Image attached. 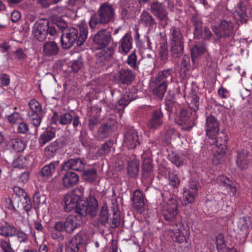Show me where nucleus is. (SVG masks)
I'll return each mask as SVG.
<instances>
[{
	"label": "nucleus",
	"mask_w": 252,
	"mask_h": 252,
	"mask_svg": "<svg viewBox=\"0 0 252 252\" xmlns=\"http://www.w3.org/2000/svg\"><path fill=\"white\" fill-rule=\"evenodd\" d=\"M134 77L132 71L129 69H122L118 73V78L120 82L123 84H131Z\"/></svg>",
	"instance_id": "24"
},
{
	"label": "nucleus",
	"mask_w": 252,
	"mask_h": 252,
	"mask_svg": "<svg viewBox=\"0 0 252 252\" xmlns=\"http://www.w3.org/2000/svg\"><path fill=\"white\" fill-rule=\"evenodd\" d=\"M232 16H224L220 21L218 26L213 28L214 32L219 37H226L233 33V24Z\"/></svg>",
	"instance_id": "6"
},
{
	"label": "nucleus",
	"mask_w": 252,
	"mask_h": 252,
	"mask_svg": "<svg viewBox=\"0 0 252 252\" xmlns=\"http://www.w3.org/2000/svg\"><path fill=\"white\" fill-rule=\"evenodd\" d=\"M83 65V62L81 58H78L77 60L72 62L71 68L74 72H77Z\"/></svg>",
	"instance_id": "52"
},
{
	"label": "nucleus",
	"mask_w": 252,
	"mask_h": 252,
	"mask_svg": "<svg viewBox=\"0 0 252 252\" xmlns=\"http://www.w3.org/2000/svg\"><path fill=\"white\" fill-rule=\"evenodd\" d=\"M216 245L219 252H235V250L230 249L226 247L224 238L222 234L218 235L216 239Z\"/></svg>",
	"instance_id": "30"
},
{
	"label": "nucleus",
	"mask_w": 252,
	"mask_h": 252,
	"mask_svg": "<svg viewBox=\"0 0 252 252\" xmlns=\"http://www.w3.org/2000/svg\"><path fill=\"white\" fill-rule=\"evenodd\" d=\"M0 248L2 252H14L9 240L0 239Z\"/></svg>",
	"instance_id": "43"
},
{
	"label": "nucleus",
	"mask_w": 252,
	"mask_h": 252,
	"mask_svg": "<svg viewBox=\"0 0 252 252\" xmlns=\"http://www.w3.org/2000/svg\"><path fill=\"white\" fill-rule=\"evenodd\" d=\"M205 51L203 45L196 44L191 49V56L193 61L195 59L201 56Z\"/></svg>",
	"instance_id": "37"
},
{
	"label": "nucleus",
	"mask_w": 252,
	"mask_h": 252,
	"mask_svg": "<svg viewBox=\"0 0 252 252\" xmlns=\"http://www.w3.org/2000/svg\"><path fill=\"white\" fill-rule=\"evenodd\" d=\"M140 144V138L134 129H128L124 134V146L128 149H134Z\"/></svg>",
	"instance_id": "11"
},
{
	"label": "nucleus",
	"mask_w": 252,
	"mask_h": 252,
	"mask_svg": "<svg viewBox=\"0 0 252 252\" xmlns=\"http://www.w3.org/2000/svg\"><path fill=\"white\" fill-rule=\"evenodd\" d=\"M111 40V32L106 30H101L94 36L93 42L95 48L102 49L109 45Z\"/></svg>",
	"instance_id": "9"
},
{
	"label": "nucleus",
	"mask_w": 252,
	"mask_h": 252,
	"mask_svg": "<svg viewBox=\"0 0 252 252\" xmlns=\"http://www.w3.org/2000/svg\"><path fill=\"white\" fill-rule=\"evenodd\" d=\"M218 94L220 97L226 98L228 96L229 92L223 87L221 86L218 90Z\"/></svg>",
	"instance_id": "64"
},
{
	"label": "nucleus",
	"mask_w": 252,
	"mask_h": 252,
	"mask_svg": "<svg viewBox=\"0 0 252 252\" xmlns=\"http://www.w3.org/2000/svg\"><path fill=\"white\" fill-rule=\"evenodd\" d=\"M120 222V217L119 215L114 213V216L112 220L111 226L113 228H115L118 226Z\"/></svg>",
	"instance_id": "60"
},
{
	"label": "nucleus",
	"mask_w": 252,
	"mask_h": 252,
	"mask_svg": "<svg viewBox=\"0 0 252 252\" xmlns=\"http://www.w3.org/2000/svg\"><path fill=\"white\" fill-rule=\"evenodd\" d=\"M175 237V241L178 243H182L184 242H187V239L189 236V232L186 231L184 233L180 229H178L173 231Z\"/></svg>",
	"instance_id": "33"
},
{
	"label": "nucleus",
	"mask_w": 252,
	"mask_h": 252,
	"mask_svg": "<svg viewBox=\"0 0 252 252\" xmlns=\"http://www.w3.org/2000/svg\"><path fill=\"white\" fill-rule=\"evenodd\" d=\"M199 36H194L197 39L203 38L204 39H209L212 36V32L208 28H205L204 30H201L199 32Z\"/></svg>",
	"instance_id": "51"
},
{
	"label": "nucleus",
	"mask_w": 252,
	"mask_h": 252,
	"mask_svg": "<svg viewBox=\"0 0 252 252\" xmlns=\"http://www.w3.org/2000/svg\"><path fill=\"white\" fill-rule=\"evenodd\" d=\"M217 182L220 186L226 187L229 184H231L232 181L224 175L219 176L217 178Z\"/></svg>",
	"instance_id": "54"
},
{
	"label": "nucleus",
	"mask_w": 252,
	"mask_h": 252,
	"mask_svg": "<svg viewBox=\"0 0 252 252\" xmlns=\"http://www.w3.org/2000/svg\"><path fill=\"white\" fill-rule=\"evenodd\" d=\"M109 220L108 211L106 206H103L101 208L99 215V221L103 224H105L108 222Z\"/></svg>",
	"instance_id": "47"
},
{
	"label": "nucleus",
	"mask_w": 252,
	"mask_h": 252,
	"mask_svg": "<svg viewBox=\"0 0 252 252\" xmlns=\"http://www.w3.org/2000/svg\"><path fill=\"white\" fill-rule=\"evenodd\" d=\"M191 113L182 110L176 121L179 125L182 126L181 129L189 131L194 126V121L190 119Z\"/></svg>",
	"instance_id": "12"
},
{
	"label": "nucleus",
	"mask_w": 252,
	"mask_h": 252,
	"mask_svg": "<svg viewBox=\"0 0 252 252\" xmlns=\"http://www.w3.org/2000/svg\"><path fill=\"white\" fill-rule=\"evenodd\" d=\"M162 214L166 221L173 222L176 220L178 214V204L176 199L171 197L162 206Z\"/></svg>",
	"instance_id": "7"
},
{
	"label": "nucleus",
	"mask_w": 252,
	"mask_h": 252,
	"mask_svg": "<svg viewBox=\"0 0 252 252\" xmlns=\"http://www.w3.org/2000/svg\"><path fill=\"white\" fill-rule=\"evenodd\" d=\"M73 119V116L68 112L62 113L60 115V124L62 125H67L71 123Z\"/></svg>",
	"instance_id": "46"
},
{
	"label": "nucleus",
	"mask_w": 252,
	"mask_h": 252,
	"mask_svg": "<svg viewBox=\"0 0 252 252\" xmlns=\"http://www.w3.org/2000/svg\"><path fill=\"white\" fill-rule=\"evenodd\" d=\"M75 215H70L66 219L64 222V228L67 233H71L74 230L79 227L82 223V220L81 217Z\"/></svg>",
	"instance_id": "15"
},
{
	"label": "nucleus",
	"mask_w": 252,
	"mask_h": 252,
	"mask_svg": "<svg viewBox=\"0 0 252 252\" xmlns=\"http://www.w3.org/2000/svg\"><path fill=\"white\" fill-rule=\"evenodd\" d=\"M62 26H60L59 25H50L49 22H48V29L47 30V34H49L51 35H54L57 32V29H61L63 30V29L61 28Z\"/></svg>",
	"instance_id": "56"
},
{
	"label": "nucleus",
	"mask_w": 252,
	"mask_h": 252,
	"mask_svg": "<svg viewBox=\"0 0 252 252\" xmlns=\"http://www.w3.org/2000/svg\"><path fill=\"white\" fill-rule=\"evenodd\" d=\"M7 145L16 152L23 151L26 146L25 142L18 137L10 139L7 143Z\"/></svg>",
	"instance_id": "26"
},
{
	"label": "nucleus",
	"mask_w": 252,
	"mask_h": 252,
	"mask_svg": "<svg viewBox=\"0 0 252 252\" xmlns=\"http://www.w3.org/2000/svg\"><path fill=\"white\" fill-rule=\"evenodd\" d=\"M114 54L113 48H107L106 50H103L99 55L98 61L100 62V65L107 64L109 60L111 59Z\"/></svg>",
	"instance_id": "29"
},
{
	"label": "nucleus",
	"mask_w": 252,
	"mask_h": 252,
	"mask_svg": "<svg viewBox=\"0 0 252 252\" xmlns=\"http://www.w3.org/2000/svg\"><path fill=\"white\" fill-rule=\"evenodd\" d=\"M198 187V184L196 181H192L189 182V189L188 190L191 191V192L197 194V189Z\"/></svg>",
	"instance_id": "62"
},
{
	"label": "nucleus",
	"mask_w": 252,
	"mask_h": 252,
	"mask_svg": "<svg viewBox=\"0 0 252 252\" xmlns=\"http://www.w3.org/2000/svg\"><path fill=\"white\" fill-rule=\"evenodd\" d=\"M59 51V47L55 42L46 41L43 47V53L45 56L50 57L57 55Z\"/></svg>",
	"instance_id": "25"
},
{
	"label": "nucleus",
	"mask_w": 252,
	"mask_h": 252,
	"mask_svg": "<svg viewBox=\"0 0 252 252\" xmlns=\"http://www.w3.org/2000/svg\"><path fill=\"white\" fill-rule=\"evenodd\" d=\"M163 114L161 110H155L152 115V118L148 124L150 129H157L161 126L162 124Z\"/></svg>",
	"instance_id": "21"
},
{
	"label": "nucleus",
	"mask_w": 252,
	"mask_h": 252,
	"mask_svg": "<svg viewBox=\"0 0 252 252\" xmlns=\"http://www.w3.org/2000/svg\"><path fill=\"white\" fill-rule=\"evenodd\" d=\"M29 162L28 158L20 156L13 161L12 165L14 168H24L28 165Z\"/></svg>",
	"instance_id": "36"
},
{
	"label": "nucleus",
	"mask_w": 252,
	"mask_h": 252,
	"mask_svg": "<svg viewBox=\"0 0 252 252\" xmlns=\"http://www.w3.org/2000/svg\"><path fill=\"white\" fill-rule=\"evenodd\" d=\"M205 131L207 136L209 139L215 140L214 145L217 147L220 146V153L224 154L225 150V144L228 140V137L225 133L222 132V136L216 140L219 131V124L217 119L213 116H208L206 118Z\"/></svg>",
	"instance_id": "3"
},
{
	"label": "nucleus",
	"mask_w": 252,
	"mask_h": 252,
	"mask_svg": "<svg viewBox=\"0 0 252 252\" xmlns=\"http://www.w3.org/2000/svg\"><path fill=\"white\" fill-rule=\"evenodd\" d=\"M169 160L176 166L179 167L184 163V157L182 155H178L172 153L169 155Z\"/></svg>",
	"instance_id": "41"
},
{
	"label": "nucleus",
	"mask_w": 252,
	"mask_h": 252,
	"mask_svg": "<svg viewBox=\"0 0 252 252\" xmlns=\"http://www.w3.org/2000/svg\"><path fill=\"white\" fill-rule=\"evenodd\" d=\"M196 194L188 190H185L183 192V196L182 199L183 204L187 205L188 204L192 203L194 202L195 197Z\"/></svg>",
	"instance_id": "40"
},
{
	"label": "nucleus",
	"mask_w": 252,
	"mask_h": 252,
	"mask_svg": "<svg viewBox=\"0 0 252 252\" xmlns=\"http://www.w3.org/2000/svg\"><path fill=\"white\" fill-rule=\"evenodd\" d=\"M143 171L144 173L147 172L148 174L151 173L153 169L152 161L150 159H144L142 166Z\"/></svg>",
	"instance_id": "53"
},
{
	"label": "nucleus",
	"mask_w": 252,
	"mask_h": 252,
	"mask_svg": "<svg viewBox=\"0 0 252 252\" xmlns=\"http://www.w3.org/2000/svg\"><path fill=\"white\" fill-rule=\"evenodd\" d=\"M167 87L166 82L162 81L153 90V94L159 98L162 99L166 91Z\"/></svg>",
	"instance_id": "34"
},
{
	"label": "nucleus",
	"mask_w": 252,
	"mask_h": 252,
	"mask_svg": "<svg viewBox=\"0 0 252 252\" xmlns=\"http://www.w3.org/2000/svg\"><path fill=\"white\" fill-rule=\"evenodd\" d=\"M29 127L27 124L24 122L19 123L17 127V131L19 133L25 134L29 131Z\"/></svg>",
	"instance_id": "58"
},
{
	"label": "nucleus",
	"mask_w": 252,
	"mask_h": 252,
	"mask_svg": "<svg viewBox=\"0 0 252 252\" xmlns=\"http://www.w3.org/2000/svg\"><path fill=\"white\" fill-rule=\"evenodd\" d=\"M59 163L58 161H56L44 166L41 170V173L43 176L47 178L52 176L55 172L56 168L58 166Z\"/></svg>",
	"instance_id": "31"
},
{
	"label": "nucleus",
	"mask_w": 252,
	"mask_h": 252,
	"mask_svg": "<svg viewBox=\"0 0 252 252\" xmlns=\"http://www.w3.org/2000/svg\"><path fill=\"white\" fill-rule=\"evenodd\" d=\"M85 166V163L80 158H70L64 162L63 169L67 170L71 169L76 171H82Z\"/></svg>",
	"instance_id": "16"
},
{
	"label": "nucleus",
	"mask_w": 252,
	"mask_h": 252,
	"mask_svg": "<svg viewBox=\"0 0 252 252\" xmlns=\"http://www.w3.org/2000/svg\"><path fill=\"white\" fill-rule=\"evenodd\" d=\"M83 239L81 235L73 237L67 245L66 252H85Z\"/></svg>",
	"instance_id": "14"
},
{
	"label": "nucleus",
	"mask_w": 252,
	"mask_h": 252,
	"mask_svg": "<svg viewBox=\"0 0 252 252\" xmlns=\"http://www.w3.org/2000/svg\"><path fill=\"white\" fill-rule=\"evenodd\" d=\"M0 83L2 86H7L10 83V78L6 74L0 75Z\"/></svg>",
	"instance_id": "61"
},
{
	"label": "nucleus",
	"mask_w": 252,
	"mask_h": 252,
	"mask_svg": "<svg viewBox=\"0 0 252 252\" xmlns=\"http://www.w3.org/2000/svg\"><path fill=\"white\" fill-rule=\"evenodd\" d=\"M63 34L61 36V43L64 49L70 48L76 43L77 46H81L86 41L88 36V29L85 24L80 26V32L74 28H66V24L62 26Z\"/></svg>",
	"instance_id": "2"
},
{
	"label": "nucleus",
	"mask_w": 252,
	"mask_h": 252,
	"mask_svg": "<svg viewBox=\"0 0 252 252\" xmlns=\"http://www.w3.org/2000/svg\"><path fill=\"white\" fill-rule=\"evenodd\" d=\"M174 95L169 93L165 99V109L169 112H173L175 107L176 102Z\"/></svg>",
	"instance_id": "38"
},
{
	"label": "nucleus",
	"mask_w": 252,
	"mask_h": 252,
	"mask_svg": "<svg viewBox=\"0 0 252 252\" xmlns=\"http://www.w3.org/2000/svg\"><path fill=\"white\" fill-rule=\"evenodd\" d=\"M113 145V142L111 141H107L105 143L102 148L99 150V152L101 154H105L109 153Z\"/></svg>",
	"instance_id": "55"
},
{
	"label": "nucleus",
	"mask_w": 252,
	"mask_h": 252,
	"mask_svg": "<svg viewBox=\"0 0 252 252\" xmlns=\"http://www.w3.org/2000/svg\"><path fill=\"white\" fill-rule=\"evenodd\" d=\"M30 110L28 112V117L32 125L35 127L39 126L41 121L40 114L42 108L39 103L35 99H32L29 102Z\"/></svg>",
	"instance_id": "8"
},
{
	"label": "nucleus",
	"mask_w": 252,
	"mask_h": 252,
	"mask_svg": "<svg viewBox=\"0 0 252 252\" xmlns=\"http://www.w3.org/2000/svg\"><path fill=\"white\" fill-rule=\"evenodd\" d=\"M16 227L13 225L5 224L0 226V235L5 237L14 236Z\"/></svg>",
	"instance_id": "32"
},
{
	"label": "nucleus",
	"mask_w": 252,
	"mask_h": 252,
	"mask_svg": "<svg viewBox=\"0 0 252 252\" xmlns=\"http://www.w3.org/2000/svg\"><path fill=\"white\" fill-rule=\"evenodd\" d=\"M137 56L135 51H133L128 56L126 61L127 63L133 68L136 67Z\"/></svg>",
	"instance_id": "50"
},
{
	"label": "nucleus",
	"mask_w": 252,
	"mask_h": 252,
	"mask_svg": "<svg viewBox=\"0 0 252 252\" xmlns=\"http://www.w3.org/2000/svg\"><path fill=\"white\" fill-rule=\"evenodd\" d=\"M232 18L235 20L238 25L246 23L248 20V16L246 6L242 3L239 4L235 7Z\"/></svg>",
	"instance_id": "17"
},
{
	"label": "nucleus",
	"mask_w": 252,
	"mask_h": 252,
	"mask_svg": "<svg viewBox=\"0 0 252 252\" xmlns=\"http://www.w3.org/2000/svg\"><path fill=\"white\" fill-rule=\"evenodd\" d=\"M133 204L134 207L139 212L144 210L145 206L144 197L141 191L137 189L133 192Z\"/></svg>",
	"instance_id": "23"
},
{
	"label": "nucleus",
	"mask_w": 252,
	"mask_h": 252,
	"mask_svg": "<svg viewBox=\"0 0 252 252\" xmlns=\"http://www.w3.org/2000/svg\"><path fill=\"white\" fill-rule=\"evenodd\" d=\"M171 55L174 58H179L184 51L183 35L180 29L173 27L170 30Z\"/></svg>",
	"instance_id": "5"
},
{
	"label": "nucleus",
	"mask_w": 252,
	"mask_h": 252,
	"mask_svg": "<svg viewBox=\"0 0 252 252\" xmlns=\"http://www.w3.org/2000/svg\"><path fill=\"white\" fill-rule=\"evenodd\" d=\"M97 177V173L94 169H90L85 170L82 175L83 180L90 182L94 181Z\"/></svg>",
	"instance_id": "39"
},
{
	"label": "nucleus",
	"mask_w": 252,
	"mask_h": 252,
	"mask_svg": "<svg viewBox=\"0 0 252 252\" xmlns=\"http://www.w3.org/2000/svg\"><path fill=\"white\" fill-rule=\"evenodd\" d=\"M21 18V13L17 10L13 11L11 14V20L12 22H17Z\"/></svg>",
	"instance_id": "63"
},
{
	"label": "nucleus",
	"mask_w": 252,
	"mask_h": 252,
	"mask_svg": "<svg viewBox=\"0 0 252 252\" xmlns=\"http://www.w3.org/2000/svg\"><path fill=\"white\" fill-rule=\"evenodd\" d=\"M8 122L12 124L20 123L22 120L21 115L17 112H14L7 116Z\"/></svg>",
	"instance_id": "49"
},
{
	"label": "nucleus",
	"mask_w": 252,
	"mask_h": 252,
	"mask_svg": "<svg viewBox=\"0 0 252 252\" xmlns=\"http://www.w3.org/2000/svg\"><path fill=\"white\" fill-rule=\"evenodd\" d=\"M132 39L131 35L126 33L119 41V52L124 55H126L132 48Z\"/></svg>",
	"instance_id": "18"
},
{
	"label": "nucleus",
	"mask_w": 252,
	"mask_h": 252,
	"mask_svg": "<svg viewBox=\"0 0 252 252\" xmlns=\"http://www.w3.org/2000/svg\"><path fill=\"white\" fill-rule=\"evenodd\" d=\"M150 10L158 20L167 21L168 20V13L163 3L158 0L151 2Z\"/></svg>",
	"instance_id": "10"
},
{
	"label": "nucleus",
	"mask_w": 252,
	"mask_h": 252,
	"mask_svg": "<svg viewBox=\"0 0 252 252\" xmlns=\"http://www.w3.org/2000/svg\"><path fill=\"white\" fill-rule=\"evenodd\" d=\"M192 22L194 26V35L199 36L200 31L202 30V22L201 19L197 16H194L193 17Z\"/></svg>",
	"instance_id": "44"
},
{
	"label": "nucleus",
	"mask_w": 252,
	"mask_h": 252,
	"mask_svg": "<svg viewBox=\"0 0 252 252\" xmlns=\"http://www.w3.org/2000/svg\"><path fill=\"white\" fill-rule=\"evenodd\" d=\"M59 143L57 141H56L51 143L50 145L45 148V156L49 158H53L56 155Z\"/></svg>",
	"instance_id": "35"
},
{
	"label": "nucleus",
	"mask_w": 252,
	"mask_h": 252,
	"mask_svg": "<svg viewBox=\"0 0 252 252\" xmlns=\"http://www.w3.org/2000/svg\"><path fill=\"white\" fill-rule=\"evenodd\" d=\"M115 10L113 6L104 2L100 5L97 13L91 16L89 21V26L92 29L97 28L100 24H107L114 19Z\"/></svg>",
	"instance_id": "4"
},
{
	"label": "nucleus",
	"mask_w": 252,
	"mask_h": 252,
	"mask_svg": "<svg viewBox=\"0 0 252 252\" xmlns=\"http://www.w3.org/2000/svg\"><path fill=\"white\" fill-rule=\"evenodd\" d=\"M79 179V176L76 173L67 172L62 177L63 185L65 188H72L78 183Z\"/></svg>",
	"instance_id": "19"
},
{
	"label": "nucleus",
	"mask_w": 252,
	"mask_h": 252,
	"mask_svg": "<svg viewBox=\"0 0 252 252\" xmlns=\"http://www.w3.org/2000/svg\"><path fill=\"white\" fill-rule=\"evenodd\" d=\"M248 154L247 151L242 150L237 153L236 163L237 166L242 170L248 168L250 165V160L247 158Z\"/></svg>",
	"instance_id": "22"
},
{
	"label": "nucleus",
	"mask_w": 252,
	"mask_h": 252,
	"mask_svg": "<svg viewBox=\"0 0 252 252\" xmlns=\"http://www.w3.org/2000/svg\"><path fill=\"white\" fill-rule=\"evenodd\" d=\"M18 208H23L27 212L30 211L32 208V203L30 198L26 196L21 198L18 203Z\"/></svg>",
	"instance_id": "42"
},
{
	"label": "nucleus",
	"mask_w": 252,
	"mask_h": 252,
	"mask_svg": "<svg viewBox=\"0 0 252 252\" xmlns=\"http://www.w3.org/2000/svg\"><path fill=\"white\" fill-rule=\"evenodd\" d=\"M140 21L142 24L149 28H153L156 25L155 18L148 11L143 10L140 15Z\"/></svg>",
	"instance_id": "27"
},
{
	"label": "nucleus",
	"mask_w": 252,
	"mask_h": 252,
	"mask_svg": "<svg viewBox=\"0 0 252 252\" xmlns=\"http://www.w3.org/2000/svg\"><path fill=\"white\" fill-rule=\"evenodd\" d=\"M98 123L97 116H91L89 119L88 126L91 130H93L98 125Z\"/></svg>",
	"instance_id": "57"
},
{
	"label": "nucleus",
	"mask_w": 252,
	"mask_h": 252,
	"mask_svg": "<svg viewBox=\"0 0 252 252\" xmlns=\"http://www.w3.org/2000/svg\"><path fill=\"white\" fill-rule=\"evenodd\" d=\"M83 195L84 189L81 188H77L66 194L64 197L66 211H70L76 208V213L81 216H95L98 208L96 199L90 195L85 201H83Z\"/></svg>",
	"instance_id": "1"
},
{
	"label": "nucleus",
	"mask_w": 252,
	"mask_h": 252,
	"mask_svg": "<svg viewBox=\"0 0 252 252\" xmlns=\"http://www.w3.org/2000/svg\"><path fill=\"white\" fill-rule=\"evenodd\" d=\"M139 161L136 157L132 155L127 162V171L128 175L131 177L137 176L139 171Z\"/></svg>",
	"instance_id": "20"
},
{
	"label": "nucleus",
	"mask_w": 252,
	"mask_h": 252,
	"mask_svg": "<svg viewBox=\"0 0 252 252\" xmlns=\"http://www.w3.org/2000/svg\"><path fill=\"white\" fill-rule=\"evenodd\" d=\"M168 180L170 185L174 188L178 187L180 183V180L177 175L173 172H169Z\"/></svg>",
	"instance_id": "48"
},
{
	"label": "nucleus",
	"mask_w": 252,
	"mask_h": 252,
	"mask_svg": "<svg viewBox=\"0 0 252 252\" xmlns=\"http://www.w3.org/2000/svg\"><path fill=\"white\" fill-rule=\"evenodd\" d=\"M14 236H17L20 242H26L28 239V235L25 233L18 230L16 228Z\"/></svg>",
	"instance_id": "59"
},
{
	"label": "nucleus",
	"mask_w": 252,
	"mask_h": 252,
	"mask_svg": "<svg viewBox=\"0 0 252 252\" xmlns=\"http://www.w3.org/2000/svg\"><path fill=\"white\" fill-rule=\"evenodd\" d=\"M55 136V132L51 129H47L41 133L38 139V143L41 147L52 140Z\"/></svg>",
	"instance_id": "28"
},
{
	"label": "nucleus",
	"mask_w": 252,
	"mask_h": 252,
	"mask_svg": "<svg viewBox=\"0 0 252 252\" xmlns=\"http://www.w3.org/2000/svg\"><path fill=\"white\" fill-rule=\"evenodd\" d=\"M168 78L170 79L171 82H172V76L171 75V69H165L162 71L159 72L157 76V79L159 81H165V79Z\"/></svg>",
	"instance_id": "45"
},
{
	"label": "nucleus",
	"mask_w": 252,
	"mask_h": 252,
	"mask_svg": "<svg viewBox=\"0 0 252 252\" xmlns=\"http://www.w3.org/2000/svg\"><path fill=\"white\" fill-rule=\"evenodd\" d=\"M48 28V21H44L43 22H36L34 24L32 33L37 40L39 41H43L46 38Z\"/></svg>",
	"instance_id": "13"
}]
</instances>
